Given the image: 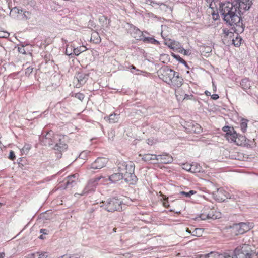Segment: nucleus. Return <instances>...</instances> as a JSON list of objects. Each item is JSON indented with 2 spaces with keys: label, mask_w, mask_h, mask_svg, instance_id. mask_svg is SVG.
Masks as SVG:
<instances>
[{
  "label": "nucleus",
  "mask_w": 258,
  "mask_h": 258,
  "mask_svg": "<svg viewBox=\"0 0 258 258\" xmlns=\"http://www.w3.org/2000/svg\"><path fill=\"white\" fill-rule=\"evenodd\" d=\"M172 56L174 58H175L177 60H178L179 62L184 64L185 66V67L188 68L187 63H186V62L183 58L180 57V56H179L178 55H176V54H175L174 53H172Z\"/></svg>",
  "instance_id": "obj_36"
},
{
  "label": "nucleus",
  "mask_w": 258,
  "mask_h": 258,
  "mask_svg": "<svg viewBox=\"0 0 258 258\" xmlns=\"http://www.w3.org/2000/svg\"><path fill=\"white\" fill-rule=\"evenodd\" d=\"M108 159L104 157H98L90 166V169H99L105 167L108 163Z\"/></svg>",
  "instance_id": "obj_12"
},
{
  "label": "nucleus",
  "mask_w": 258,
  "mask_h": 258,
  "mask_svg": "<svg viewBox=\"0 0 258 258\" xmlns=\"http://www.w3.org/2000/svg\"><path fill=\"white\" fill-rule=\"evenodd\" d=\"M48 256L47 252H37L28 254L27 258H46Z\"/></svg>",
  "instance_id": "obj_21"
},
{
  "label": "nucleus",
  "mask_w": 258,
  "mask_h": 258,
  "mask_svg": "<svg viewBox=\"0 0 258 258\" xmlns=\"http://www.w3.org/2000/svg\"><path fill=\"white\" fill-rule=\"evenodd\" d=\"M181 92L180 90L179 89V93L178 94V97L176 96L177 97V99L178 100H180V99H182L183 96H184V93H182V94H181Z\"/></svg>",
  "instance_id": "obj_55"
},
{
  "label": "nucleus",
  "mask_w": 258,
  "mask_h": 258,
  "mask_svg": "<svg viewBox=\"0 0 258 258\" xmlns=\"http://www.w3.org/2000/svg\"><path fill=\"white\" fill-rule=\"evenodd\" d=\"M44 142L45 144H47L49 145H52V141L50 139H48L47 137H46L45 140H44Z\"/></svg>",
  "instance_id": "obj_51"
},
{
  "label": "nucleus",
  "mask_w": 258,
  "mask_h": 258,
  "mask_svg": "<svg viewBox=\"0 0 258 258\" xmlns=\"http://www.w3.org/2000/svg\"><path fill=\"white\" fill-rule=\"evenodd\" d=\"M103 176H100L98 177L93 179H90L85 187L84 188V190H83L82 192L80 194V195H84L87 194H89V192L91 191H93L95 190V188H96V185L98 184V182L102 178H103Z\"/></svg>",
  "instance_id": "obj_8"
},
{
  "label": "nucleus",
  "mask_w": 258,
  "mask_h": 258,
  "mask_svg": "<svg viewBox=\"0 0 258 258\" xmlns=\"http://www.w3.org/2000/svg\"><path fill=\"white\" fill-rule=\"evenodd\" d=\"M236 134L237 133L234 130V128L232 127L231 129H230L228 132L226 133L225 137L228 141L232 142V141L233 140L235 136H236Z\"/></svg>",
  "instance_id": "obj_22"
},
{
  "label": "nucleus",
  "mask_w": 258,
  "mask_h": 258,
  "mask_svg": "<svg viewBox=\"0 0 258 258\" xmlns=\"http://www.w3.org/2000/svg\"><path fill=\"white\" fill-rule=\"evenodd\" d=\"M102 178L103 179V182H105L107 181H109L111 183H115L121 179H123L124 178V171L120 172L118 173H114L110 176H108L107 178L105 177H103Z\"/></svg>",
  "instance_id": "obj_14"
},
{
  "label": "nucleus",
  "mask_w": 258,
  "mask_h": 258,
  "mask_svg": "<svg viewBox=\"0 0 258 258\" xmlns=\"http://www.w3.org/2000/svg\"><path fill=\"white\" fill-rule=\"evenodd\" d=\"M157 160H160L163 164H169L172 162L173 157L168 154L164 153L162 155H157Z\"/></svg>",
  "instance_id": "obj_16"
},
{
  "label": "nucleus",
  "mask_w": 258,
  "mask_h": 258,
  "mask_svg": "<svg viewBox=\"0 0 258 258\" xmlns=\"http://www.w3.org/2000/svg\"><path fill=\"white\" fill-rule=\"evenodd\" d=\"M219 12L226 24L233 26L234 32H243L244 28L241 22V16L231 1L221 3Z\"/></svg>",
  "instance_id": "obj_1"
},
{
  "label": "nucleus",
  "mask_w": 258,
  "mask_h": 258,
  "mask_svg": "<svg viewBox=\"0 0 258 258\" xmlns=\"http://www.w3.org/2000/svg\"><path fill=\"white\" fill-rule=\"evenodd\" d=\"M163 196L164 197V196ZM168 198H166L165 196V198H164V200L166 201L164 203V206L165 207H169V205L168 204Z\"/></svg>",
  "instance_id": "obj_57"
},
{
  "label": "nucleus",
  "mask_w": 258,
  "mask_h": 258,
  "mask_svg": "<svg viewBox=\"0 0 258 258\" xmlns=\"http://www.w3.org/2000/svg\"><path fill=\"white\" fill-rule=\"evenodd\" d=\"M23 10L18 7H15L11 10V12L13 13L17 14L21 19V16L22 15Z\"/></svg>",
  "instance_id": "obj_35"
},
{
  "label": "nucleus",
  "mask_w": 258,
  "mask_h": 258,
  "mask_svg": "<svg viewBox=\"0 0 258 258\" xmlns=\"http://www.w3.org/2000/svg\"><path fill=\"white\" fill-rule=\"evenodd\" d=\"M118 166V171H124V180L130 184L135 185L136 184L138 178L134 174L135 167L133 163L127 164L126 162H123L119 164Z\"/></svg>",
  "instance_id": "obj_2"
},
{
  "label": "nucleus",
  "mask_w": 258,
  "mask_h": 258,
  "mask_svg": "<svg viewBox=\"0 0 258 258\" xmlns=\"http://www.w3.org/2000/svg\"><path fill=\"white\" fill-rule=\"evenodd\" d=\"M9 36V33L5 31H0V38H7Z\"/></svg>",
  "instance_id": "obj_47"
},
{
  "label": "nucleus",
  "mask_w": 258,
  "mask_h": 258,
  "mask_svg": "<svg viewBox=\"0 0 258 258\" xmlns=\"http://www.w3.org/2000/svg\"><path fill=\"white\" fill-rule=\"evenodd\" d=\"M31 148V146L30 144H25L21 149V152L22 154H27Z\"/></svg>",
  "instance_id": "obj_42"
},
{
  "label": "nucleus",
  "mask_w": 258,
  "mask_h": 258,
  "mask_svg": "<svg viewBox=\"0 0 258 258\" xmlns=\"http://www.w3.org/2000/svg\"><path fill=\"white\" fill-rule=\"evenodd\" d=\"M205 95H206V96H211V93H210L209 91H206L205 92Z\"/></svg>",
  "instance_id": "obj_63"
},
{
  "label": "nucleus",
  "mask_w": 258,
  "mask_h": 258,
  "mask_svg": "<svg viewBox=\"0 0 258 258\" xmlns=\"http://www.w3.org/2000/svg\"><path fill=\"white\" fill-rule=\"evenodd\" d=\"M185 130L187 132L194 134H200L202 131L201 126L198 123L188 122L185 124Z\"/></svg>",
  "instance_id": "obj_13"
},
{
  "label": "nucleus",
  "mask_w": 258,
  "mask_h": 258,
  "mask_svg": "<svg viewBox=\"0 0 258 258\" xmlns=\"http://www.w3.org/2000/svg\"><path fill=\"white\" fill-rule=\"evenodd\" d=\"M249 140H246L245 136L236 134V136H235V138L233 139V140L232 141V142L235 143L238 146H242V145H247L250 148H253L255 147V144H249L248 142Z\"/></svg>",
  "instance_id": "obj_11"
},
{
  "label": "nucleus",
  "mask_w": 258,
  "mask_h": 258,
  "mask_svg": "<svg viewBox=\"0 0 258 258\" xmlns=\"http://www.w3.org/2000/svg\"><path fill=\"white\" fill-rule=\"evenodd\" d=\"M212 16H213V19L215 20H217L218 18V17H219L218 14V13H213L212 14Z\"/></svg>",
  "instance_id": "obj_59"
},
{
  "label": "nucleus",
  "mask_w": 258,
  "mask_h": 258,
  "mask_svg": "<svg viewBox=\"0 0 258 258\" xmlns=\"http://www.w3.org/2000/svg\"><path fill=\"white\" fill-rule=\"evenodd\" d=\"M241 16L248 11L252 5V0H231Z\"/></svg>",
  "instance_id": "obj_5"
},
{
  "label": "nucleus",
  "mask_w": 258,
  "mask_h": 258,
  "mask_svg": "<svg viewBox=\"0 0 258 258\" xmlns=\"http://www.w3.org/2000/svg\"><path fill=\"white\" fill-rule=\"evenodd\" d=\"M89 153H90V152L89 151H87V150L83 151L80 154L79 157L81 159L85 160L86 158H87L88 155L89 154Z\"/></svg>",
  "instance_id": "obj_43"
},
{
  "label": "nucleus",
  "mask_w": 258,
  "mask_h": 258,
  "mask_svg": "<svg viewBox=\"0 0 258 258\" xmlns=\"http://www.w3.org/2000/svg\"><path fill=\"white\" fill-rule=\"evenodd\" d=\"M47 232H48V230L46 229H41L40 230V233L44 234H47Z\"/></svg>",
  "instance_id": "obj_60"
},
{
  "label": "nucleus",
  "mask_w": 258,
  "mask_h": 258,
  "mask_svg": "<svg viewBox=\"0 0 258 258\" xmlns=\"http://www.w3.org/2000/svg\"><path fill=\"white\" fill-rule=\"evenodd\" d=\"M5 254L4 252H0V258H4Z\"/></svg>",
  "instance_id": "obj_64"
},
{
  "label": "nucleus",
  "mask_w": 258,
  "mask_h": 258,
  "mask_svg": "<svg viewBox=\"0 0 258 258\" xmlns=\"http://www.w3.org/2000/svg\"><path fill=\"white\" fill-rule=\"evenodd\" d=\"M144 42L154 44L155 45L159 44V42L157 40L155 39L153 37H145L144 35L142 37V40Z\"/></svg>",
  "instance_id": "obj_25"
},
{
  "label": "nucleus",
  "mask_w": 258,
  "mask_h": 258,
  "mask_svg": "<svg viewBox=\"0 0 258 258\" xmlns=\"http://www.w3.org/2000/svg\"><path fill=\"white\" fill-rule=\"evenodd\" d=\"M88 74L83 72L78 73L75 76L76 80L81 85H84L88 79Z\"/></svg>",
  "instance_id": "obj_19"
},
{
  "label": "nucleus",
  "mask_w": 258,
  "mask_h": 258,
  "mask_svg": "<svg viewBox=\"0 0 258 258\" xmlns=\"http://www.w3.org/2000/svg\"><path fill=\"white\" fill-rule=\"evenodd\" d=\"M202 167L200 164L196 162L191 163V173H200L202 172Z\"/></svg>",
  "instance_id": "obj_24"
},
{
  "label": "nucleus",
  "mask_w": 258,
  "mask_h": 258,
  "mask_svg": "<svg viewBox=\"0 0 258 258\" xmlns=\"http://www.w3.org/2000/svg\"><path fill=\"white\" fill-rule=\"evenodd\" d=\"M73 47L72 48L71 46L69 47V45H67L66 47V55H70L73 54Z\"/></svg>",
  "instance_id": "obj_45"
},
{
  "label": "nucleus",
  "mask_w": 258,
  "mask_h": 258,
  "mask_svg": "<svg viewBox=\"0 0 258 258\" xmlns=\"http://www.w3.org/2000/svg\"><path fill=\"white\" fill-rule=\"evenodd\" d=\"M203 230L202 228H195L191 232V235L194 236L200 237L202 235Z\"/></svg>",
  "instance_id": "obj_34"
},
{
  "label": "nucleus",
  "mask_w": 258,
  "mask_h": 258,
  "mask_svg": "<svg viewBox=\"0 0 258 258\" xmlns=\"http://www.w3.org/2000/svg\"><path fill=\"white\" fill-rule=\"evenodd\" d=\"M31 13L29 11H23L22 15L21 16V19L23 20H27L30 18Z\"/></svg>",
  "instance_id": "obj_40"
},
{
  "label": "nucleus",
  "mask_w": 258,
  "mask_h": 258,
  "mask_svg": "<svg viewBox=\"0 0 258 258\" xmlns=\"http://www.w3.org/2000/svg\"><path fill=\"white\" fill-rule=\"evenodd\" d=\"M179 194L182 196H184L185 197L189 198V194H188V192H186L185 191H181Z\"/></svg>",
  "instance_id": "obj_54"
},
{
  "label": "nucleus",
  "mask_w": 258,
  "mask_h": 258,
  "mask_svg": "<svg viewBox=\"0 0 258 258\" xmlns=\"http://www.w3.org/2000/svg\"><path fill=\"white\" fill-rule=\"evenodd\" d=\"M219 253L211 252L208 254H204V255L200 256L201 258H218Z\"/></svg>",
  "instance_id": "obj_33"
},
{
  "label": "nucleus",
  "mask_w": 258,
  "mask_h": 258,
  "mask_svg": "<svg viewBox=\"0 0 258 258\" xmlns=\"http://www.w3.org/2000/svg\"><path fill=\"white\" fill-rule=\"evenodd\" d=\"M104 119L110 123H114L118 121V115L116 113L111 114L109 116L105 117Z\"/></svg>",
  "instance_id": "obj_23"
},
{
  "label": "nucleus",
  "mask_w": 258,
  "mask_h": 258,
  "mask_svg": "<svg viewBox=\"0 0 258 258\" xmlns=\"http://www.w3.org/2000/svg\"><path fill=\"white\" fill-rule=\"evenodd\" d=\"M79 181V174L77 173L67 175L66 177V189L71 188L75 186Z\"/></svg>",
  "instance_id": "obj_10"
},
{
  "label": "nucleus",
  "mask_w": 258,
  "mask_h": 258,
  "mask_svg": "<svg viewBox=\"0 0 258 258\" xmlns=\"http://www.w3.org/2000/svg\"><path fill=\"white\" fill-rule=\"evenodd\" d=\"M100 206L109 212L120 211L122 210V201L116 197H111L103 201Z\"/></svg>",
  "instance_id": "obj_3"
},
{
  "label": "nucleus",
  "mask_w": 258,
  "mask_h": 258,
  "mask_svg": "<svg viewBox=\"0 0 258 258\" xmlns=\"http://www.w3.org/2000/svg\"><path fill=\"white\" fill-rule=\"evenodd\" d=\"M86 47L84 46H80L79 48H75L73 47V54H74L75 55H78L80 54L81 52H84L86 50Z\"/></svg>",
  "instance_id": "obj_30"
},
{
  "label": "nucleus",
  "mask_w": 258,
  "mask_h": 258,
  "mask_svg": "<svg viewBox=\"0 0 258 258\" xmlns=\"http://www.w3.org/2000/svg\"><path fill=\"white\" fill-rule=\"evenodd\" d=\"M235 258H252L253 251L248 244H242L238 246L234 251Z\"/></svg>",
  "instance_id": "obj_4"
},
{
  "label": "nucleus",
  "mask_w": 258,
  "mask_h": 258,
  "mask_svg": "<svg viewBox=\"0 0 258 258\" xmlns=\"http://www.w3.org/2000/svg\"><path fill=\"white\" fill-rule=\"evenodd\" d=\"M240 85L243 89H248L251 87L250 81L247 78L243 79L240 82Z\"/></svg>",
  "instance_id": "obj_26"
},
{
  "label": "nucleus",
  "mask_w": 258,
  "mask_h": 258,
  "mask_svg": "<svg viewBox=\"0 0 258 258\" xmlns=\"http://www.w3.org/2000/svg\"><path fill=\"white\" fill-rule=\"evenodd\" d=\"M78 258L77 255H73L72 256H71L69 255V256H67V254H66V258Z\"/></svg>",
  "instance_id": "obj_61"
},
{
  "label": "nucleus",
  "mask_w": 258,
  "mask_h": 258,
  "mask_svg": "<svg viewBox=\"0 0 258 258\" xmlns=\"http://www.w3.org/2000/svg\"><path fill=\"white\" fill-rule=\"evenodd\" d=\"M131 34L132 36L137 40H141L142 37L144 36V32H142L139 28L134 26H133L131 27ZM144 33L148 34L146 31H145Z\"/></svg>",
  "instance_id": "obj_17"
},
{
  "label": "nucleus",
  "mask_w": 258,
  "mask_h": 258,
  "mask_svg": "<svg viewBox=\"0 0 258 258\" xmlns=\"http://www.w3.org/2000/svg\"><path fill=\"white\" fill-rule=\"evenodd\" d=\"M9 158L11 160H14L15 159V155L12 150L10 151Z\"/></svg>",
  "instance_id": "obj_49"
},
{
  "label": "nucleus",
  "mask_w": 258,
  "mask_h": 258,
  "mask_svg": "<svg viewBox=\"0 0 258 258\" xmlns=\"http://www.w3.org/2000/svg\"><path fill=\"white\" fill-rule=\"evenodd\" d=\"M208 209L209 208H205V210L204 211V212L201 214L200 216V218L201 219V220H205L206 219H209V217H208L207 215H208Z\"/></svg>",
  "instance_id": "obj_37"
},
{
  "label": "nucleus",
  "mask_w": 258,
  "mask_h": 258,
  "mask_svg": "<svg viewBox=\"0 0 258 258\" xmlns=\"http://www.w3.org/2000/svg\"><path fill=\"white\" fill-rule=\"evenodd\" d=\"M71 95L72 96L75 97L81 101H82L85 97L84 95L81 93H74L72 92Z\"/></svg>",
  "instance_id": "obj_39"
},
{
  "label": "nucleus",
  "mask_w": 258,
  "mask_h": 258,
  "mask_svg": "<svg viewBox=\"0 0 258 258\" xmlns=\"http://www.w3.org/2000/svg\"><path fill=\"white\" fill-rule=\"evenodd\" d=\"M177 72L168 66H164L160 69V78L168 84L171 78L176 75Z\"/></svg>",
  "instance_id": "obj_6"
},
{
  "label": "nucleus",
  "mask_w": 258,
  "mask_h": 258,
  "mask_svg": "<svg viewBox=\"0 0 258 258\" xmlns=\"http://www.w3.org/2000/svg\"><path fill=\"white\" fill-rule=\"evenodd\" d=\"M90 40L95 44H98L101 42V38L98 33L94 32L91 34Z\"/></svg>",
  "instance_id": "obj_27"
},
{
  "label": "nucleus",
  "mask_w": 258,
  "mask_h": 258,
  "mask_svg": "<svg viewBox=\"0 0 258 258\" xmlns=\"http://www.w3.org/2000/svg\"><path fill=\"white\" fill-rule=\"evenodd\" d=\"M33 71V68L29 67L26 69L25 73L26 75H29Z\"/></svg>",
  "instance_id": "obj_52"
},
{
  "label": "nucleus",
  "mask_w": 258,
  "mask_h": 258,
  "mask_svg": "<svg viewBox=\"0 0 258 258\" xmlns=\"http://www.w3.org/2000/svg\"><path fill=\"white\" fill-rule=\"evenodd\" d=\"M191 164L185 163L183 164L182 168L187 171L191 172Z\"/></svg>",
  "instance_id": "obj_46"
},
{
  "label": "nucleus",
  "mask_w": 258,
  "mask_h": 258,
  "mask_svg": "<svg viewBox=\"0 0 258 258\" xmlns=\"http://www.w3.org/2000/svg\"><path fill=\"white\" fill-rule=\"evenodd\" d=\"M237 34L236 37L235 39H233L232 43L236 47H239L240 46L241 44L242 38L241 37H238V33H236Z\"/></svg>",
  "instance_id": "obj_32"
},
{
  "label": "nucleus",
  "mask_w": 258,
  "mask_h": 258,
  "mask_svg": "<svg viewBox=\"0 0 258 258\" xmlns=\"http://www.w3.org/2000/svg\"><path fill=\"white\" fill-rule=\"evenodd\" d=\"M56 144L54 148V150L59 152L57 154L58 157H61L62 152L64 150V136L56 135L54 137Z\"/></svg>",
  "instance_id": "obj_9"
},
{
  "label": "nucleus",
  "mask_w": 258,
  "mask_h": 258,
  "mask_svg": "<svg viewBox=\"0 0 258 258\" xmlns=\"http://www.w3.org/2000/svg\"><path fill=\"white\" fill-rule=\"evenodd\" d=\"M222 34L224 35L225 37L230 36V37L232 35H233V32L229 31V30L227 28H223L222 29Z\"/></svg>",
  "instance_id": "obj_41"
},
{
  "label": "nucleus",
  "mask_w": 258,
  "mask_h": 258,
  "mask_svg": "<svg viewBox=\"0 0 258 258\" xmlns=\"http://www.w3.org/2000/svg\"><path fill=\"white\" fill-rule=\"evenodd\" d=\"M100 22H102V26L105 27H108L110 26V20L105 16H102L99 18Z\"/></svg>",
  "instance_id": "obj_29"
},
{
  "label": "nucleus",
  "mask_w": 258,
  "mask_h": 258,
  "mask_svg": "<svg viewBox=\"0 0 258 258\" xmlns=\"http://www.w3.org/2000/svg\"><path fill=\"white\" fill-rule=\"evenodd\" d=\"M248 120L244 118H242L240 124V128L242 132H246L247 127Z\"/></svg>",
  "instance_id": "obj_31"
},
{
  "label": "nucleus",
  "mask_w": 258,
  "mask_h": 258,
  "mask_svg": "<svg viewBox=\"0 0 258 258\" xmlns=\"http://www.w3.org/2000/svg\"><path fill=\"white\" fill-rule=\"evenodd\" d=\"M183 82L182 77L179 75L178 72H177L176 75H174L168 83L172 88L175 89V94L177 97H178V94L179 92V88L182 85Z\"/></svg>",
  "instance_id": "obj_7"
},
{
  "label": "nucleus",
  "mask_w": 258,
  "mask_h": 258,
  "mask_svg": "<svg viewBox=\"0 0 258 258\" xmlns=\"http://www.w3.org/2000/svg\"><path fill=\"white\" fill-rule=\"evenodd\" d=\"M88 26H89V27H93L94 26L93 21H90L89 22Z\"/></svg>",
  "instance_id": "obj_62"
},
{
  "label": "nucleus",
  "mask_w": 258,
  "mask_h": 258,
  "mask_svg": "<svg viewBox=\"0 0 258 258\" xmlns=\"http://www.w3.org/2000/svg\"><path fill=\"white\" fill-rule=\"evenodd\" d=\"M234 228L238 231L239 234H243L250 229L248 225L243 222L235 224Z\"/></svg>",
  "instance_id": "obj_18"
},
{
  "label": "nucleus",
  "mask_w": 258,
  "mask_h": 258,
  "mask_svg": "<svg viewBox=\"0 0 258 258\" xmlns=\"http://www.w3.org/2000/svg\"><path fill=\"white\" fill-rule=\"evenodd\" d=\"M184 97L183 98V99H191V98L193 97V95H189L186 94H184Z\"/></svg>",
  "instance_id": "obj_53"
},
{
  "label": "nucleus",
  "mask_w": 258,
  "mask_h": 258,
  "mask_svg": "<svg viewBox=\"0 0 258 258\" xmlns=\"http://www.w3.org/2000/svg\"><path fill=\"white\" fill-rule=\"evenodd\" d=\"M179 46L180 44L179 43L174 41L171 43L170 45H169V47L173 50H177L180 49L181 47H180Z\"/></svg>",
  "instance_id": "obj_38"
},
{
  "label": "nucleus",
  "mask_w": 258,
  "mask_h": 258,
  "mask_svg": "<svg viewBox=\"0 0 258 258\" xmlns=\"http://www.w3.org/2000/svg\"><path fill=\"white\" fill-rule=\"evenodd\" d=\"M211 97L213 100H217L219 98V95L217 94H213L211 96Z\"/></svg>",
  "instance_id": "obj_58"
},
{
  "label": "nucleus",
  "mask_w": 258,
  "mask_h": 258,
  "mask_svg": "<svg viewBox=\"0 0 258 258\" xmlns=\"http://www.w3.org/2000/svg\"><path fill=\"white\" fill-rule=\"evenodd\" d=\"M130 68L131 69H133V70H136V71L137 72L136 73H135V74H136V75H139L140 74V72H143L142 71H141V70H140L139 69H136V68L134 65H131L130 66Z\"/></svg>",
  "instance_id": "obj_50"
},
{
  "label": "nucleus",
  "mask_w": 258,
  "mask_h": 258,
  "mask_svg": "<svg viewBox=\"0 0 258 258\" xmlns=\"http://www.w3.org/2000/svg\"><path fill=\"white\" fill-rule=\"evenodd\" d=\"M157 158H158L157 155L146 154L143 155L142 157V160L145 162H149L152 160H157Z\"/></svg>",
  "instance_id": "obj_28"
},
{
  "label": "nucleus",
  "mask_w": 258,
  "mask_h": 258,
  "mask_svg": "<svg viewBox=\"0 0 258 258\" xmlns=\"http://www.w3.org/2000/svg\"><path fill=\"white\" fill-rule=\"evenodd\" d=\"M231 127H232L229 126H224L223 127L222 130L223 132L227 133L230 129H231Z\"/></svg>",
  "instance_id": "obj_56"
},
{
  "label": "nucleus",
  "mask_w": 258,
  "mask_h": 258,
  "mask_svg": "<svg viewBox=\"0 0 258 258\" xmlns=\"http://www.w3.org/2000/svg\"><path fill=\"white\" fill-rule=\"evenodd\" d=\"M207 216L210 219H216L221 217V213L213 208L211 209L210 211L208 212Z\"/></svg>",
  "instance_id": "obj_20"
},
{
  "label": "nucleus",
  "mask_w": 258,
  "mask_h": 258,
  "mask_svg": "<svg viewBox=\"0 0 258 258\" xmlns=\"http://www.w3.org/2000/svg\"><path fill=\"white\" fill-rule=\"evenodd\" d=\"M232 158L238 160H241L242 159L243 156L242 154L239 153H235L234 154L231 155Z\"/></svg>",
  "instance_id": "obj_44"
},
{
  "label": "nucleus",
  "mask_w": 258,
  "mask_h": 258,
  "mask_svg": "<svg viewBox=\"0 0 258 258\" xmlns=\"http://www.w3.org/2000/svg\"><path fill=\"white\" fill-rule=\"evenodd\" d=\"M228 194L223 188H218L216 191L213 193L215 199L219 202L224 201L228 198Z\"/></svg>",
  "instance_id": "obj_15"
},
{
  "label": "nucleus",
  "mask_w": 258,
  "mask_h": 258,
  "mask_svg": "<svg viewBox=\"0 0 258 258\" xmlns=\"http://www.w3.org/2000/svg\"><path fill=\"white\" fill-rule=\"evenodd\" d=\"M179 52L180 53H183L184 55H188L190 53H189V50L184 49L183 48L181 47L180 50H179Z\"/></svg>",
  "instance_id": "obj_48"
}]
</instances>
